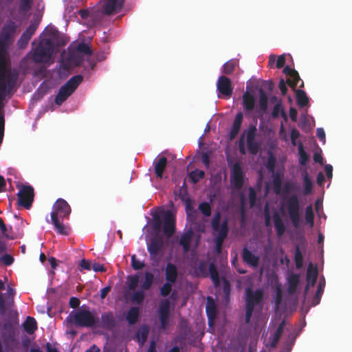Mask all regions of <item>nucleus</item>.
<instances>
[{"label": "nucleus", "mask_w": 352, "mask_h": 352, "mask_svg": "<svg viewBox=\"0 0 352 352\" xmlns=\"http://www.w3.org/2000/svg\"><path fill=\"white\" fill-rule=\"evenodd\" d=\"M163 230L166 236L170 237L175 232V219L170 211L164 217Z\"/></svg>", "instance_id": "a211bd4d"}, {"label": "nucleus", "mask_w": 352, "mask_h": 352, "mask_svg": "<svg viewBox=\"0 0 352 352\" xmlns=\"http://www.w3.org/2000/svg\"><path fill=\"white\" fill-rule=\"evenodd\" d=\"M283 72L287 76H290L292 78V80L290 79V78L287 79V83L293 89H294V88L298 85V83L300 80V76H299V74H298V72L296 71L295 69L291 68L289 66H286L283 69Z\"/></svg>", "instance_id": "5701e85b"}, {"label": "nucleus", "mask_w": 352, "mask_h": 352, "mask_svg": "<svg viewBox=\"0 0 352 352\" xmlns=\"http://www.w3.org/2000/svg\"><path fill=\"white\" fill-rule=\"evenodd\" d=\"M259 94V109L262 113H264L267 108L268 98L267 94L262 89L260 90Z\"/></svg>", "instance_id": "e433bc0d"}, {"label": "nucleus", "mask_w": 352, "mask_h": 352, "mask_svg": "<svg viewBox=\"0 0 352 352\" xmlns=\"http://www.w3.org/2000/svg\"><path fill=\"white\" fill-rule=\"evenodd\" d=\"M245 321L246 323H249L250 322L251 318L252 316L253 312L254 309L253 308L245 306Z\"/></svg>", "instance_id": "052dcab7"}, {"label": "nucleus", "mask_w": 352, "mask_h": 352, "mask_svg": "<svg viewBox=\"0 0 352 352\" xmlns=\"http://www.w3.org/2000/svg\"><path fill=\"white\" fill-rule=\"evenodd\" d=\"M322 292H323V286L321 283H320L319 285L318 286L317 291H316V294L314 298V302L315 305H317L319 303Z\"/></svg>", "instance_id": "13d9d810"}, {"label": "nucleus", "mask_w": 352, "mask_h": 352, "mask_svg": "<svg viewBox=\"0 0 352 352\" xmlns=\"http://www.w3.org/2000/svg\"><path fill=\"white\" fill-rule=\"evenodd\" d=\"M274 188L276 194L280 193L281 190V180L280 179L276 178L274 180Z\"/></svg>", "instance_id": "774afa93"}, {"label": "nucleus", "mask_w": 352, "mask_h": 352, "mask_svg": "<svg viewBox=\"0 0 352 352\" xmlns=\"http://www.w3.org/2000/svg\"><path fill=\"white\" fill-rule=\"evenodd\" d=\"M245 173L241 164L239 162H235L231 168L230 182L232 186L236 189H241L244 184Z\"/></svg>", "instance_id": "f8f14e48"}, {"label": "nucleus", "mask_w": 352, "mask_h": 352, "mask_svg": "<svg viewBox=\"0 0 352 352\" xmlns=\"http://www.w3.org/2000/svg\"><path fill=\"white\" fill-rule=\"evenodd\" d=\"M296 93V98L297 104L302 108L308 105L309 98L305 91L302 89H293Z\"/></svg>", "instance_id": "c756f323"}, {"label": "nucleus", "mask_w": 352, "mask_h": 352, "mask_svg": "<svg viewBox=\"0 0 352 352\" xmlns=\"http://www.w3.org/2000/svg\"><path fill=\"white\" fill-rule=\"evenodd\" d=\"M128 286L130 290H135L139 283V276L138 274L129 276L127 278Z\"/></svg>", "instance_id": "09e8293b"}, {"label": "nucleus", "mask_w": 352, "mask_h": 352, "mask_svg": "<svg viewBox=\"0 0 352 352\" xmlns=\"http://www.w3.org/2000/svg\"><path fill=\"white\" fill-rule=\"evenodd\" d=\"M299 275L296 274H292L289 276L288 282V292L291 294H294L296 291L297 287L299 284Z\"/></svg>", "instance_id": "f704fd0d"}, {"label": "nucleus", "mask_w": 352, "mask_h": 352, "mask_svg": "<svg viewBox=\"0 0 352 352\" xmlns=\"http://www.w3.org/2000/svg\"><path fill=\"white\" fill-rule=\"evenodd\" d=\"M1 261L6 266H9L14 262V258L11 255L6 254L1 256Z\"/></svg>", "instance_id": "680f3d73"}, {"label": "nucleus", "mask_w": 352, "mask_h": 352, "mask_svg": "<svg viewBox=\"0 0 352 352\" xmlns=\"http://www.w3.org/2000/svg\"><path fill=\"white\" fill-rule=\"evenodd\" d=\"M242 258L244 262L252 267H257L259 263V258L255 256L247 248H244L242 251Z\"/></svg>", "instance_id": "b1692460"}, {"label": "nucleus", "mask_w": 352, "mask_h": 352, "mask_svg": "<svg viewBox=\"0 0 352 352\" xmlns=\"http://www.w3.org/2000/svg\"><path fill=\"white\" fill-rule=\"evenodd\" d=\"M70 213L71 208L68 203L63 199H58L53 206L51 220L47 219V222L53 224L57 234L69 235V229L63 224L62 221L65 218L68 219Z\"/></svg>", "instance_id": "f257e3e1"}, {"label": "nucleus", "mask_w": 352, "mask_h": 352, "mask_svg": "<svg viewBox=\"0 0 352 352\" xmlns=\"http://www.w3.org/2000/svg\"><path fill=\"white\" fill-rule=\"evenodd\" d=\"M299 136L300 132L298 131V130H297L296 128H294L291 130L290 138L292 144L293 145L296 144V140L299 138Z\"/></svg>", "instance_id": "bf43d9fd"}, {"label": "nucleus", "mask_w": 352, "mask_h": 352, "mask_svg": "<svg viewBox=\"0 0 352 352\" xmlns=\"http://www.w3.org/2000/svg\"><path fill=\"white\" fill-rule=\"evenodd\" d=\"M103 329L112 330L116 326V318L112 311L104 312L101 314L100 324Z\"/></svg>", "instance_id": "6ab92c4d"}, {"label": "nucleus", "mask_w": 352, "mask_h": 352, "mask_svg": "<svg viewBox=\"0 0 352 352\" xmlns=\"http://www.w3.org/2000/svg\"><path fill=\"white\" fill-rule=\"evenodd\" d=\"M298 149L299 155V164L302 166L307 165L309 160V156L306 151L304 150L302 143L299 144Z\"/></svg>", "instance_id": "58836bf2"}, {"label": "nucleus", "mask_w": 352, "mask_h": 352, "mask_svg": "<svg viewBox=\"0 0 352 352\" xmlns=\"http://www.w3.org/2000/svg\"><path fill=\"white\" fill-rule=\"evenodd\" d=\"M178 272L176 265L171 263H168L165 268L166 280L175 283L177 279Z\"/></svg>", "instance_id": "393cba45"}, {"label": "nucleus", "mask_w": 352, "mask_h": 352, "mask_svg": "<svg viewBox=\"0 0 352 352\" xmlns=\"http://www.w3.org/2000/svg\"><path fill=\"white\" fill-rule=\"evenodd\" d=\"M53 52V43L49 38L42 39L32 54V59L36 63L48 61Z\"/></svg>", "instance_id": "423d86ee"}, {"label": "nucleus", "mask_w": 352, "mask_h": 352, "mask_svg": "<svg viewBox=\"0 0 352 352\" xmlns=\"http://www.w3.org/2000/svg\"><path fill=\"white\" fill-rule=\"evenodd\" d=\"M170 303L168 299L162 300L159 305V319L161 327L165 329L168 324Z\"/></svg>", "instance_id": "2eb2a0df"}, {"label": "nucleus", "mask_w": 352, "mask_h": 352, "mask_svg": "<svg viewBox=\"0 0 352 352\" xmlns=\"http://www.w3.org/2000/svg\"><path fill=\"white\" fill-rule=\"evenodd\" d=\"M217 87L219 92L226 97H230L232 94L233 87L231 80L225 76H221L219 78Z\"/></svg>", "instance_id": "f3484780"}, {"label": "nucleus", "mask_w": 352, "mask_h": 352, "mask_svg": "<svg viewBox=\"0 0 352 352\" xmlns=\"http://www.w3.org/2000/svg\"><path fill=\"white\" fill-rule=\"evenodd\" d=\"M198 209L205 217H210L211 215V206L207 201H204L199 204Z\"/></svg>", "instance_id": "c03bdc74"}, {"label": "nucleus", "mask_w": 352, "mask_h": 352, "mask_svg": "<svg viewBox=\"0 0 352 352\" xmlns=\"http://www.w3.org/2000/svg\"><path fill=\"white\" fill-rule=\"evenodd\" d=\"M71 322L77 327L93 328L98 326L100 319L96 313L89 309H79L73 315Z\"/></svg>", "instance_id": "20e7f679"}, {"label": "nucleus", "mask_w": 352, "mask_h": 352, "mask_svg": "<svg viewBox=\"0 0 352 352\" xmlns=\"http://www.w3.org/2000/svg\"><path fill=\"white\" fill-rule=\"evenodd\" d=\"M70 59L76 66H80L82 63V58L79 55H72Z\"/></svg>", "instance_id": "338daca9"}, {"label": "nucleus", "mask_w": 352, "mask_h": 352, "mask_svg": "<svg viewBox=\"0 0 352 352\" xmlns=\"http://www.w3.org/2000/svg\"><path fill=\"white\" fill-rule=\"evenodd\" d=\"M231 285L226 278H222V293L226 300L230 298Z\"/></svg>", "instance_id": "79ce46f5"}, {"label": "nucleus", "mask_w": 352, "mask_h": 352, "mask_svg": "<svg viewBox=\"0 0 352 352\" xmlns=\"http://www.w3.org/2000/svg\"><path fill=\"white\" fill-rule=\"evenodd\" d=\"M249 201H250V207H253L254 206L255 204H256V192L255 191V190L252 188V187H250L249 188Z\"/></svg>", "instance_id": "6e6d98bb"}, {"label": "nucleus", "mask_w": 352, "mask_h": 352, "mask_svg": "<svg viewBox=\"0 0 352 352\" xmlns=\"http://www.w3.org/2000/svg\"><path fill=\"white\" fill-rule=\"evenodd\" d=\"M188 176L191 183L195 184L205 177V172L201 170L195 169L191 171Z\"/></svg>", "instance_id": "c9c22d12"}, {"label": "nucleus", "mask_w": 352, "mask_h": 352, "mask_svg": "<svg viewBox=\"0 0 352 352\" xmlns=\"http://www.w3.org/2000/svg\"><path fill=\"white\" fill-rule=\"evenodd\" d=\"M257 129L256 125L250 124L244 130L239 140V150L241 155H245V140L248 151L252 155H256L260 149V144L256 140Z\"/></svg>", "instance_id": "7ed1b4c3"}, {"label": "nucleus", "mask_w": 352, "mask_h": 352, "mask_svg": "<svg viewBox=\"0 0 352 352\" xmlns=\"http://www.w3.org/2000/svg\"><path fill=\"white\" fill-rule=\"evenodd\" d=\"M153 281V274L151 272H146L144 273V281L141 285L142 290L135 292L131 298V300L133 302L140 305L144 300L145 295L144 291L149 289L152 286Z\"/></svg>", "instance_id": "ddd939ff"}, {"label": "nucleus", "mask_w": 352, "mask_h": 352, "mask_svg": "<svg viewBox=\"0 0 352 352\" xmlns=\"http://www.w3.org/2000/svg\"><path fill=\"white\" fill-rule=\"evenodd\" d=\"M38 22L34 21L27 28L23 34L31 38L32 36L34 34L36 29L38 28Z\"/></svg>", "instance_id": "3c124183"}, {"label": "nucleus", "mask_w": 352, "mask_h": 352, "mask_svg": "<svg viewBox=\"0 0 352 352\" xmlns=\"http://www.w3.org/2000/svg\"><path fill=\"white\" fill-rule=\"evenodd\" d=\"M318 272L316 267H314L312 263H309L307 272V281L306 290L308 289L309 284L314 286L318 278Z\"/></svg>", "instance_id": "cd10ccee"}, {"label": "nucleus", "mask_w": 352, "mask_h": 352, "mask_svg": "<svg viewBox=\"0 0 352 352\" xmlns=\"http://www.w3.org/2000/svg\"><path fill=\"white\" fill-rule=\"evenodd\" d=\"M173 284L166 281L160 289V295L163 297L168 296L172 291Z\"/></svg>", "instance_id": "de8ad7c7"}, {"label": "nucleus", "mask_w": 352, "mask_h": 352, "mask_svg": "<svg viewBox=\"0 0 352 352\" xmlns=\"http://www.w3.org/2000/svg\"><path fill=\"white\" fill-rule=\"evenodd\" d=\"M280 210L286 212L295 228L301 223L302 209L298 195H292L283 198L280 202Z\"/></svg>", "instance_id": "f03ea898"}, {"label": "nucleus", "mask_w": 352, "mask_h": 352, "mask_svg": "<svg viewBox=\"0 0 352 352\" xmlns=\"http://www.w3.org/2000/svg\"><path fill=\"white\" fill-rule=\"evenodd\" d=\"M76 50L79 53L84 54L87 56H91L93 53L91 47L85 43H80L76 47Z\"/></svg>", "instance_id": "a18cd8bd"}, {"label": "nucleus", "mask_w": 352, "mask_h": 352, "mask_svg": "<svg viewBox=\"0 0 352 352\" xmlns=\"http://www.w3.org/2000/svg\"><path fill=\"white\" fill-rule=\"evenodd\" d=\"M273 220L275 230L278 236H282L286 231V227L279 213L275 212L273 214Z\"/></svg>", "instance_id": "a878e982"}, {"label": "nucleus", "mask_w": 352, "mask_h": 352, "mask_svg": "<svg viewBox=\"0 0 352 352\" xmlns=\"http://www.w3.org/2000/svg\"><path fill=\"white\" fill-rule=\"evenodd\" d=\"M294 261L297 269H300L303 265V256L298 245L296 246Z\"/></svg>", "instance_id": "37998d69"}, {"label": "nucleus", "mask_w": 352, "mask_h": 352, "mask_svg": "<svg viewBox=\"0 0 352 352\" xmlns=\"http://www.w3.org/2000/svg\"><path fill=\"white\" fill-rule=\"evenodd\" d=\"M278 87L280 90L281 94L283 96H285L287 92V87L286 86V82L283 79H281L278 84Z\"/></svg>", "instance_id": "69168bd1"}, {"label": "nucleus", "mask_w": 352, "mask_h": 352, "mask_svg": "<svg viewBox=\"0 0 352 352\" xmlns=\"http://www.w3.org/2000/svg\"><path fill=\"white\" fill-rule=\"evenodd\" d=\"M131 266L133 270H142L145 266V265L144 262L137 259L136 256L133 254L131 256Z\"/></svg>", "instance_id": "603ef678"}, {"label": "nucleus", "mask_w": 352, "mask_h": 352, "mask_svg": "<svg viewBox=\"0 0 352 352\" xmlns=\"http://www.w3.org/2000/svg\"><path fill=\"white\" fill-rule=\"evenodd\" d=\"M3 327L6 330H13L12 325L10 323H5ZM3 341L6 344L15 342L16 338L14 331H12V332L10 333L9 335L5 337Z\"/></svg>", "instance_id": "a19ab883"}, {"label": "nucleus", "mask_w": 352, "mask_h": 352, "mask_svg": "<svg viewBox=\"0 0 352 352\" xmlns=\"http://www.w3.org/2000/svg\"><path fill=\"white\" fill-rule=\"evenodd\" d=\"M168 160L164 156L159 158V160L154 164V173L157 178L162 179L163 177L164 172L167 166Z\"/></svg>", "instance_id": "bb28decb"}, {"label": "nucleus", "mask_w": 352, "mask_h": 352, "mask_svg": "<svg viewBox=\"0 0 352 352\" xmlns=\"http://www.w3.org/2000/svg\"><path fill=\"white\" fill-rule=\"evenodd\" d=\"M285 327V320H282L272 336V340L270 343V346L272 348H275L277 346L278 342L280 340V337L283 333Z\"/></svg>", "instance_id": "473e14b6"}, {"label": "nucleus", "mask_w": 352, "mask_h": 352, "mask_svg": "<svg viewBox=\"0 0 352 352\" xmlns=\"http://www.w3.org/2000/svg\"><path fill=\"white\" fill-rule=\"evenodd\" d=\"M17 204L26 209H30L34 201V191L32 186L22 185L18 193Z\"/></svg>", "instance_id": "9b49d317"}, {"label": "nucleus", "mask_w": 352, "mask_h": 352, "mask_svg": "<svg viewBox=\"0 0 352 352\" xmlns=\"http://www.w3.org/2000/svg\"><path fill=\"white\" fill-rule=\"evenodd\" d=\"M24 330L30 335L34 333L37 329V323L36 320L31 317L28 316L26 320L23 323Z\"/></svg>", "instance_id": "72a5a7b5"}, {"label": "nucleus", "mask_w": 352, "mask_h": 352, "mask_svg": "<svg viewBox=\"0 0 352 352\" xmlns=\"http://www.w3.org/2000/svg\"><path fill=\"white\" fill-rule=\"evenodd\" d=\"M282 109H283L281 107V102H279L276 103L273 108V111L272 113V118H277L281 113Z\"/></svg>", "instance_id": "4d7b16f0"}, {"label": "nucleus", "mask_w": 352, "mask_h": 352, "mask_svg": "<svg viewBox=\"0 0 352 352\" xmlns=\"http://www.w3.org/2000/svg\"><path fill=\"white\" fill-rule=\"evenodd\" d=\"M80 300L76 297H72L69 299V304L70 307H72V308L76 309V308L78 307L80 305Z\"/></svg>", "instance_id": "0e129e2a"}, {"label": "nucleus", "mask_w": 352, "mask_h": 352, "mask_svg": "<svg viewBox=\"0 0 352 352\" xmlns=\"http://www.w3.org/2000/svg\"><path fill=\"white\" fill-rule=\"evenodd\" d=\"M243 120V114L241 112L236 113L231 129L228 133L229 138L230 140H234L239 133L241 124Z\"/></svg>", "instance_id": "412c9836"}, {"label": "nucleus", "mask_w": 352, "mask_h": 352, "mask_svg": "<svg viewBox=\"0 0 352 352\" xmlns=\"http://www.w3.org/2000/svg\"><path fill=\"white\" fill-rule=\"evenodd\" d=\"M38 22L34 21L27 28L23 34L31 38L32 36L34 34L36 29L38 28Z\"/></svg>", "instance_id": "8fccbe9b"}, {"label": "nucleus", "mask_w": 352, "mask_h": 352, "mask_svg": "<svg viewBox=\"0 0 352 352\" xmlns=\"http://www.w3.org/2000/svg\"><path fill=\"white\" fill-rule=\"evenodd\" d=\"M16 30V25L14 21L6 23L1 30L0 39L10 43Z\"/></svg>", "instance_id": "aec40b11"}, {"label": "nucleus", "mask_w": 352, "mask_h": 352, "mask_svg": "<svg viewBox=\"0 0 352 352\" xmlns=\"http://www.w3.org/2000/svg\"><path fill=\"white\" fill-rule=\"evenodd\" d=\"M305 221L311 227L314 224V213L311 205H309L305 208Z\"/></svg>", "instance_id": "4c0bfd02"}, {"label": "nucleus", "mask_w": 352, "mask_h": 352, "mask_svg": "<svg viewBox=\"0 0 352 352\" xmlns=\"http://www.w3.org/2000/svg\"><path fill=\"white\" fill-rule=\"evenodd\" d=\"M264 219H265V225L267 227L271 226V215L270 212L269 205L267 204L264 208Z\"/></svg>", "instance_id": "5fc2aeb1"}, {"label": "nucleus", "mask_w": 352, "mask_h": 352, "mask_svg": "<svg viewBox=\"0 0 352 352\" xmlns=\"http://www.w3.org/2000/svg\"><path fill=\"white\" fill-rule=\"evenodd\" d=\"M79 265L81 268L80 270H91V263H89V261H87L85 258H83L80 261Z\"/></svg>", "instance_id": "e2e57ef3"}, {"label": "nucleus", "mask_w": 352, "mask_h": 352, "mask_svg": "<svg viewBox=\"0 0 352 352\" xmlns=\"http://www.w3.org/2000/svg\"><path fill=\"white\" fill-rule=\"evenodd\" d=\"M303 187L305 195H307L311 192L313 184L307 173H305V175H303Z\"/></svg>", "instance_id": "ea45409f"}, {"label": "nucleus", "mask_w": 352, "mask_h": 352, "mask_svg": "<svg viewBox=\"0 0 352 352\" xmlns=\"http://www.w3.org/2000/svg\"><path fill=\"white\" fill-rule=\"evenodd\" d=\"M221 217V213L217 212L215 213L211 221V226L213 231L214 232H217L215 243L218 250H220L228 232V221L227 219H225L220 226Z\"/></svg>", "instance_id": "0eeeda50"}, {"label": "nucleus", "mask_w": 352, "mask_h": 352, "mask_svg": "<svg viewBox=\"0 0 352 352\" xmlns=\"http://www.w3.org/2000/svg\"><path fill=\"white\" fill-rule=\"evenodd\" d=\"M243 107L248 112L252 111L255 107V98L252 94L248 91L243 95Z\"/></svg>", "instance_id": "c85d7f7f"}, {"label": "nucleus", "mask_w": 352, "mask_h": 352, "mask_svg": "<svg viewBox=\"0 0 352 352\" xmlns=\"http://www.w3.org/2000/svg\"><path fill=\"white\" fill-rule=\"evenodd\" d=\"M164 248V241L161 237L155 236L153 237L150 243L148 244V252L150 255L151 260L156 258L157 256L162 253Z\"/></svg>", "instance_id": "dca6fc26"}, {"label": "nucleus", "mask_w": 352, "mask_h": 352, "mask_svg": "<svg viewBox=\"0 0 352 352\" xmlns=\"http://www.w3.org/2000/svg\"><path fill=\"white\" fill-rule=\"evenodd\" d=\"M193 236L194 232L191 229H189L181 236L179 244L182 247L184 252L187 253L190 251Z\"/></svg>", "instance_id": "4be33fe9"}, {"label": "nucleus", "mask_w": 352, "mask_h": 352, "mask_svg": "<svg viewBox=\"0 0 352 352\" xmlns=\"http://www.w3.org/2000/svg\"><path fill=\"white\" fill-rule=\"evenodd\" d=\"M197 272L199 275L203 277H208L210 275L214 287L220 285L219 272L214 262L210 263L208 266L207 262L204 261H200L198 264Z\"/></svg>", "instance_id": "1a4fd4ad"}, {"label": "nucleus", "mask_w": 352, "mask_h": 352, "mask_svg": "<svg viewBox=\"0 0 352 352\" xmlns=\"http://www.w3.org/2000/svg\"><path fill=\"white\" fill-rule=\"evenodd\" d=\"M236 66V62L234 60H230L226 63L223 67V72L226 74H232Z\"/></svg>", "instance_id": "49530a36"}, {"label": "nucleus", "mask_w": 352, "mask_h": 352, "mask_svg": "<svg viewBox=\"0 0 352 352\" xmlns=\"http://www.w3.org/2000/svg\"><path fill=\"white\" fill-rule=\"evenodd\" d=\"M206 314L209 320H212L217 314V307L214 299L208 296L206 307Z\"/></svg>", "instance_id": "7c9ffc66"}, {"label": "nucleus", "mask_w": 352, "mask_h": 352, "mask_svg": "<svg viewBox=\"0 0 352 352\" xmlns=\"http://www.w3.org/2000/svg\"><path fill=\"white\" fill-rule=\"evenodd\" d=\"M245 306L253 308H262L264 300L263 291L261 289L253 290L251 287L245 289Z\"/></svg>", "instance_id": "9d476101"}, {"label": "nucleus", "mask_w": 352, "mask_h": 352, "mask_svg": "<svg viewBox=\"0 0 352 352\" xmlns=\"http://www.w3.org/2000/svg\"><path fill=\"white\" fill-rule=\"evenodd\" d=\"M124 1L125 0H101L100 3L101 4L102 12L107 15L118 13L122 9Z\"/></svg>", "instance_id": "4468645a"}, {"label": "nucleus", "mask_w": 352, "mask_h": 352, "mask_svg": "<svg viewBox=\"0 0 352 352\" xmlns=\"http://www.w3.org/2000/svg\"><path fill=\"white\" fill-rule=\"evenodd\" d=\"M140 317V308L132 307L129 309L126 315V319L129 324H134L138 321Z\"/></svg>", "instance_id": "2f4dec72"}, {"label": "nucleus", "mask_w": 352, "mask_h": 352, "mask_svg": "<svg viewBox=\"0 0 352 352\" xmlns=\"http://www.w3.org/2000/svg\"><path fill=\"white\" fill-rule=\"evenodd\" d=\"M19 78V73L16 69H3L0 72V96H4L15 86Z\"/></svg>", "instance_id": "6e6552de"}, {"label": "nucleus", "mask_w": 352, "mask_h": 352, "mask_svg": "<svg viewBox=\"0 0 352 352\" xmlns=\"http://www.w3.org/2000/svg\"><path fill=\"white\" fill-rule=\"evenodd\" d=\"M31 38L28 36H25V34H22L20 38L17 41V45L18 47L20 49H24L27 47L30 40Z\"/></svg>", "instance_id": "864d4df0"}, {"label": "nucleus", "mask_w": 352, "mask_h": 352, "mask_svg": "<svg viewBox=\"0 0 352 352\" xmlns=\"http://www.w3.org/2000/svg\"><path fill=\"white\" fill-rule=\"evenodd\" d=\"M82 80L83 76L80 74L72 76L60 87L55 98V103L58 105L62 104L75 91Z\"/></svg>", "instance_id": "39448f33"}]
</instances>
